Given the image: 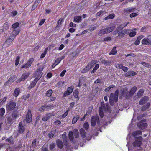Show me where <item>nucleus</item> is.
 I'll return each instance as SVG.
<instances>
[{
  "instance_id": "43",
  "label": "nucleus",
  "mask_w": 151,
  "mask_h": 151,
  "mask_svg": "<svg viewBox=\"0 0 151 151\" xmlns=\"http://www.w3.org/2000/svg\"><path fill=\"white\" fill-rule=\"evenodd\" d=\"M74 131V136L76 138H78L79 137V133L78 129H75Z\"/></svg>"
},
{
  "instance_id": "25",
  "label": "nucleus",
  "mask_w": 151,
  "mask_h": 151,
  "mask_svg": "<svg viewBox=\"0 0 151 151\" xmlns=\"http://www.w3.org/2000/svg\"><path fill=\"white\" fill-rule=\"evenodd\" d=\"M9 24L8 22H5L3 25L2 29L3 30L4 32L6 31L9 29Z\"/></svg>"
},
{
  "instance_id": "59",
  "label": "nucleus",
  "mask_w": 151,
  "mask_h": 151,
  "mask_svg": "<svg viewBox=\"0 0 151 151\" xmlns=\"http://www.w3.org/2000/svg\"><path fill=\"white\" fill-rule=\"evenodd\" d=\"M129 23V22H127L126 23H124L121 25H120L119 26V28H123L125 27Z\"/></svg>"
},
{
  "instance_id": "11",
  "label": "nucleus",
  "mask_w": 151,
  "mask_h": 151,
  "mask_svg": "<svg viewBox=\"0 0 151 151\" xmlns=\"http://www.w3.org/2000/svg\"><path fill=\"white\" fill-rule=\"evenodd\" d=\"M40 78V77L39 78L38 77H36L32 82L30 83V85L28 86V88L30 90L33 88L36 85V84Z\"/></svg>"
},
{
  "instance_id": "51",
  "label": "nucleus",
  "mask_w": 151,
  "mask_h": 151,
  "mask_svg": "<svg viewBox=\"0 0 151 151\" xmlns=\"http://www.w3.org/2000/svg\"><path fill=\"white\" fill-rule=\"evenodd\" d=\"M99 64H97L95 65L94 68L93 69L91 72V73H95L97 70V69L99 68Z\"/></svg>"
},
{
  "instance_id": "57",
  "label": "nucleus",
  "mask_w": 151,
  "mask_h": 151,
  "mask_svg": "<svg viewBox=\"0 0 151 151\" xmlns=\"http://www.w3.org/2000/svg\"><path fill=\"white\" fill-rule=\"evenodd\" d=\"M12 41L11 39L9 38L6 41H5V43L7 44V45H10V43L12 42Z\"/></svg>"
},
{
  "instance_id": "47",
  "label": "nucleus",
  "mask_w": 151,
  "mask_h": 151,
  "mask_svg": "<svg viewBox=\"0 0 151 151\" xmlns=\"http://www.w3.org/2000/svg\"><path fill=\"white\" fill-rule=\"evenodd\" d=\"M79 116H76L73 117L72 119V124H76L77 121L79 120Z\"/></svg>"
},
{
  "instance_id": "7",
  "label": "nucleus",
  "mask_w": 151,
  "mask_h": 151,
  "mask_svg": "<svg viewBox=\"0 0 151 151\" xmlns=\"http://www.w3.org/2000/svg\"><path fill=\"white\" fill-rule=\"evenodd\" d=\"M54 107V106L53 105H45L40 108L39 109V111L40 112H43L45 109L46 110L51 109H53Z\"/></svg>"
},
{
  "instance_id": "6",
  "label": "nucleus",
  "mask_w": 151,
  "mask_h": 151,
  "mask_svg": "<svg viewBox=\"0 0 151 151\" xmlns=\"http://www.w3.org/2000/svg\"><path fill=\"white\" fill-rule=\"evenodd\" d=\"M34 61V59L33 58H30L26 63L25 65H22L21 68L22 69L23 68H26L29 67L31 65L32 62Z\"/></svg>"
},
{
  "instance_id": "13",
  "label": "nucleus",
  "mask_w": 151,
  "mask_h": 151,
  "mask_svg": "<svg viewBox=\"0 0 151 151\" xmlns=\"http://www.w3.org/2000/svg\"><path fill=\"white\" fill-rule=\"evenodd\" d=\"M128 91V88L127 87H125L124 88L121 93V95L119 97V99H121L123 97L125 96L126 97L127 96V93Z\"/></svg>"
},
{
  "instance_id": "3",
  "label": "nucleus",
  "mask_w": 151,
  "mask_h": 151,
  "mask_svg": "<svg viewBox=\"0 0 151 151\" xmlns=\"http://www.w3.org/2000/svg\"><path fill=\"white\" fill-rule=\"evenodd\" d=\"M142 44L147 45H151V35L147 36V38H145L142 40Z\"/></svg>"
},
{
  "instance_id": "62",
  "label": "nucleus",
  "mask_w": 151,
  "mask_h": 151,
  "mask_svg": "<svg viewBox=\"0 0 151 151\" xmlns=\"http://www.w3.org/2000/svg\"><path fill=\"white\" fill-rule=\"evenodd\" d=\"M30 97V94H29L24 95L23 96V98L25 100H26L27 99L29 98Z\"/></svg>"
},
{
  "instance_id": "10",
  "label": "nucleus",
  "mask_w": 151,
  "mask_h": 151,
  "mask_svg": "<svg viewBox=\"0 0 151 151\" xmlns=\"http://www.w3.org/2000/svg\"><path fill=\"white\" fill-rule=\"evenodd\" d=\"M17 77L15 75H13L10 77L9 80L4 83V85L6 86L8 84H10L14 82L16 79Z\"/></svg>"
},
{
  "instance_id": "64",
  "label": "nucleus",
  "mask_w": 151,
  "mask_h": 151,
  "mask_svg": "<svg viewBox=\"0 0 151 151\" xmlns=\"http://www.w3.org/2000/svg\"><path fill=\"white\" fill-rule=\"evenodd\" d=\"M136 33L135 31H132L129 34V35L131 37H133L135 35Z\"/></svg>"
},
{
  "instance_id": "5",
  "label": "nucleus",
  "mask_w": 151,
  "mask_h": 151,
  "mask_svg": "<svg viewBox=\"0 0 151 151\" xmlns=\"http://www.w3.org/2000/svg\"><path fill=\"white\" fill-rule=\"evenodd\" d=\"M146 119L142 120L139 122L137 124V126L139 129L143 130L146 128L147 127V124L146 123H142L146 121Z\"/></svg>"
},
{
  "instance_id": "45",
  "label": "nucleus",
  "mask_w": 151,
  "mask_h": 151,
  "mask_svg": "<svg viewBox=\"0 0 151 151\" xmlns=\"http://www.w3.org/2000/svg\"><path fill=\"white\" fill-rule=\"evenodd\" d=\"M55 130L54 131H52L49 132L48 134V136L50 138H52L53 137L55 134Z\"/></svg>"
},
{
  "instance_id": "31",
  "label": "nucleus",
  "mask_w": 151,
  "mask_h": 151,
  "mask_svg": "<svg viewBox=\"0 0 151 151\" xmlns=\"http://www.w3.org/2000/svg\"><path fill=\"white\" fill-rule=\"evenodd\" d=\"M81 16H76L74 18L73 21L74 22L79 23L82 20Z\"/></svg>"
},
{
  "instance_id": "26",
  "label": "nucleus",
  "mask_w": 151,
  "mask_h": 151,
  "mask_svg": "<svg viewBox=\"0 0 151 151\" xmlns=\"http://www.w3.org/2000/svg\"><path fill=\"white\" fill-rule=\"evenodd\" d=\"M134 9L135 8H134L129 7L124 9L123 11L124 13L126 12L128 13H129L131 12H133Z\"/></svg>"
},
{
  "instance_id": "36",
  "label": "nucleus",
  "mask_w": 151,
  "mask_h": 151,
  "mask_svg": "<svg viewBox=\"0 0 151 151\" xmlns=\"http://www.w3.org/2000/svg\"><path fill=\"white\" fill-rule=\"evenodd\" d=\"M144 90L143 89L139 90L137 93V96L138 98H140L143 95Z\"/></svg>"
},
{
  "instance_id": "29",
  "label": "nucleus",
  "mask_w": 151,
  "mask_h": 151,
  "mask_svg": "<svg viewBox=\"0 0 151 151\" xmlns=\"http://www.w3.org/2000/svg\"><path fill=\"white\" fill-rule=\"evenodd\" d=\"M119 92V90H116L114 92V99L115 102H117L118 100V94Z\"/></svg>"
},
{
  "instance_id": "1",
  "label": "nucleus",
  "mask_w": 151,
  "mask_h": 151,
  "mask_svg": "<svg viewBox=\"0 0 151 151\" xmlns=\"http://www.w3.org/2000/svg\"><path fill=\"white\" fill-rule=\"evenodd\" d=\"M142 140L141 136L135 137V140L132 143L133 146L134 147H140L142 144Z\"/></svg>"
},
{
  "instance_id": "34",
  "label": "nucleus",
  "mask_w": 151,
  "mask_h": 151,
  "mask_svg": "<svg viewBox=\"0 0 151 151\" xmlns=\"http://www.w3.org/2000/svg\"><path fill=\"white\" fill-rule=\"evenodd\" d=\"M79 91L77 90H75L73 92V95L75 98L78 99V100L79 99Z\"/></svg>"
},
{
  "instance_id": "52",
  "label": "nucleus",
  "mask_w": 151,
  "mask_h": 151,
  "mask_svg": "<svg viewBox=\"0 0 151 151\" xmlns=\"http://www.w3.org/2000/svg\"><path fill=\"white\" fill-rule=\"evenodd\" d=\"M83 127L86 130H87L89 128V124L88 122H85L83 124Z\"/></svg>"
},
{
  "instance_id": "17",
  "label": "nucleus",
  "mask_w": 151,
  "mask_h": 151,
  "mask_svg": "<svg viewBox=\"0 0 151 151\" xmlns=\"http://www.w3.org/2000/svg\"><path fill=\"white\" fill-rule=\"evenodd\" d=\"M150 102H147L143 106L141 109V110L142 111H145L150 106Z\"/></svg>"
},
{
  "instance_id": "44",
  "label": "nucleus",
  "mask_w": 151,
  "mask_h": 151,
  "mask_svg": "<svg viewBox=\"0 0 151 151\" xmlns=\"http://www.w3.org/2000/svg\"><path fill=\"white\" fill-rule=\"evenodd\" d=\"M53 93L52 91V89H49L46 93V95L48 97H50Z\"/></svg>"
},
{
  "instance_id": "16",
  "label": "nucleus",
  "mask_w": 151,
  "mask_h": 151,
  "mask_svg": "<svg viewBox=\"0 0 151 151\" xmlns=\"http://www.w3.org/2000/svg\"><path fill=\"white\" fill-rule=\"evenodd\" d=\"M11 116L12 118L15 119L21 116L19 113L17 111H14L12 113Z\"/></svg>"
},
{
  "instance_id": "2",
  "label": "nucleus",
  "mask_w": 151,
  "mask_h": 151,
  "mask_svg": "<svg viewBox=\"0 0 151 151\" xmlns=\"http://www.w3.org/2000/svg\"><path fill=\"white\" fill-rule=\"evenodd\" d=\"M91 123L92 126L95 127L96 123L98 125L100 124V121L98 116H93L91 119Z\"/></svg>"
},
{
  "instance_id": "14",
  "label": "nucleus",
  "mask_w": 151,
  "mask_h": 151,
  "mask_svg": "<svg viewBox=\"0 0 151 151\" xmlns=\"http://www.w3.org/2000/svg\"><path fill=\"white\" fill-rule=\"evenodd\" d=\"M149 98L147 96H145L142 97L139 102V105H142L146 103L148 100Z\"/></svg>"
},
{
  "instance_id": "23",
  "label": "nucleus",
  "mask_w": 151,
  "mask_h": 151,
  "mask_svg": "<svg viewBox=\"0 0 151 151\" xmlns=\"http://www.w3.org/2000/svg\"><path fill=\"white\" fill-rule=\"evenodd\" d=\"M114 94L113 93H111L110 94L109 98V101L111 105H112L114 104Z\"/></svg>"
},
{
  "instance_id": "42",
  "label": "nucleus",
  "mask_w": 151,
  "mask_h": 151,
  "mask_svg": "<svg viewBox=\"0 0 151 151\" xmlns=\"http://www.w3.org/2000/svg\"><path fill=\"white\" fill-rule=\"evenodd\" d=\"M99 113L100 116L101 118H103L104 116V112L103 109L101 107H100L99 108Z\"/></svg>"
},
{
  "instance_id": "38",
  "label": "nucleus",
  "mask_w": 151,
  "mask_h": 151,
  "mask_svg": "<svg viewBox=\"0 0 151 151\" xmlns=\"http://www.w3.org/2000/svg\"><path fill=\"white\" fill-rule=\"evenodd\" d=\"M48 50V48L46 47L45 49L44 52L42 53L40 55V58H42L45 56Z\"/></svg>"
},
{
  "instance_id": "24",
  "label": "nucleus",
  "mask_w": 151,
  "mask_h": 151,
  "mask_svg": "<svg viewBox=\"0 0 151 151\" xmlns=\"http://www.w3.org/2000/svg\"><path fill=\"white\" fill-rule=\"evenodd\" d=\"M137 90V88L136 86L132 88L129 94V96H133L136 91Z\"/></svg>"
},
{
  "instance_id": "63",
  "label": "nucleus",
  "mask_w": 151,
  "mask_h": 151,
  "mask_svg": "<svg viewBox=\"0 0 151 151\" xmlns=\"http://www.w3.org/2000/svg\"><path fill=\"white\" fill-rule=\"evenodd\" d=\"M111 40V38L110 37H105L104 39V41H109Z\"/></svg>"
},
{
  "instance_id": "53",
  "label": "nucleus",
  "mask_w": 151,
  "mask_h": 151,
  "mask_svg": "<svg viewBox=\"0 0 151 151\" xmlns=\"http://www.w3.org/2000/svg\"><path fill=\"white\" fill-rule=\"evenodd\" d=\"M102 62L106 66L110 65L111 63L110 62L104 59L103 60Z\"/></svg>"
},
{
  "instance_id": "18",
  "label": "nucleus",
  "mask_w": 151,
  "mask_h": 151,
  "mask_svg": "<svg viewBox=\"0 0 151 151\" xmlns=\"http://www.w3.org/2000/svg\"><path fill=\"white\" fill-rule=\"evenodd\" d=\"M137 74L136 72L133 71H128L125 74V76L126 77H129L132 76H135Z\"/></svg>"
},
{
  "instance_id": "22",
  "label": "nucleus",
  "mask_w": 151,
  "mask_h": 151,
  "mask_svg": "<svg viewBox=\"0 0 151 151\" xmlns=\"http://www.w3.org/2000/svg\"><path fill=\"white\" fill-rule=\"evenodd\" d=\"M52 116V114L50 113H47L42 118L43 121H46L48 120Z\"/></svg>"
},
{
  "instance_id": "8",
  "label": "nucleus",
  "mask_w": 151,
  "mask_h": 151,
  "mask_svg": "<svg viewBox=\"0 0 151 151\" xmlns=\"http://www.w3.org/2000/svg\"><path fill=\"white\" fill-rule=\"evenodd\" d=\"M26 120L27 123L30 122L32 120V115L30 109H29L27 114Z\"/></svg>"
},
{
  "instance_id": "27",
  "label": "nucleus",
  "mask_w": 151,
  "mask_h": 151,
  "mask_svg": "<svg viewBox=\"0 0 151 151\" xmlns=\"http://www.w3.org/2000/svg\"><path fill=\"white\" fill-rule=\"evenodd\" d=\"M108 33L107 29L106 28L101 30L99 32L98 35L99 36H101L104 34Z\"/></svg>"
},
{
  "instance_id": "15",
  "label": "nucleus",
  "mask_w": 151,
  "mask_h": 151,
  "mask_svg": "<svg viewBox=\"0 0 151 151\" xmlns=\"http://www.w3.org/2000/svg\"><path fill=\"white\" fill-rule=\"evenodd\" d=\"M73 86L68 87L67 91L64 93V96H65L70 94L73 92Z\"/></svg>"
},
{
  "instance_id": "54",
  "label": "nucleus",
  "mask_w": 151,
  "mask_h": 151,
  "mask_svg": "<svg viewBox=\"0 0 151 151\" xmlns=\"http://www.w3.org/2000/svg\"><path fill=\"white\" fill-rule=\"evenodd\" d=\"M5 112V110L4 108L2 107L0 109V116H3Z\"/></svg>"
},
{
  "instance_id": "28",
  "label": "nucleus",
  "mask_w": 151,
  "mask_h": 151,
  "mask_svg": "<svg viewBox=\"0 0 151 151\" xmlns=\"http://www.w3.org/2000/svg\"><path fill=\"white\" fill-rule=\"evenodd\" d=\"M80 132L81 136L83 138L86 137V133L84 129L83 128H81L80 130Z\"/></svg>"
},
{
  "instance_id": "33",
  "label": "nucleus",
  "mask_w": 151,
  "mask_h": 151,
  "mask_svg": "<svg viewBox=\"0 0 151 151\" xmlns=\"http://www.w3.org/2000/svg\"><path fill=\"white\" fill-rule=\"evenodd\" d=\"M116 48L115 46L114 47L111 52L109 53V55H114L116 54L117 53V51Z\"/></svg>"
},
{
  "instance_id": "20",
  "label": "nucleus",
  "mask_w": 151,
  "mask_h": 151,
  "mask_svg": "<svg viewBox=\"0 0 151 151\" xmlns=\"http://www.w3.org/2000/svg\"><path fill=\"white\" fill-rule=\"evenodd\" d=\"M56 144L58 147L60 149H62L63 148V144L62 141L60 139H58L56 140Z\"/></svg>"
},
{
  "instance_id": "12",
  "label": "nucleus",
  "mask_w": 151,
  "mask_h": 151,
  "mask_svg": "<svg viewBox=\"0 0 151 151\" xmlns=\"http://www.w3.org/2000/svg\"><path fill=\"white\" fill-rule=\"evenodd\" d=\"M25 130L24 125L23 124L22 122L19 123L18 127V132L19 133L22 134Z\"/></svg>"
},
{
  "instance_id": "35",
  "label": "nucleus",
  "mask_w": 151,
  "mask_h": 151,
  "mask_svg": "<svg viewBox=\"0 0 151 151\" xmlns=\"http://www.w3.org/2000/svg\"><path fill=\"white\" fill-rule=\"evenodd\" d=\"M142 132L140 130H137L134 132L132 134V136L135 137L137 135H141Z\"/></svg>"
},
{
  "instance_id": "37",
  "label": "nucleus",
  "mask_w": 151,
  "mask_h": 151,
  "mask_svg": "<svg viewBox=\"0 0 151 151\" xmlns=\"http://www.w3.org/2000/svg\"><path fill=\"white\" fill-rule=\"evenodd\" d=\"M116 27L114 25H113L109 27L106 28L107 30L108 31V33H109L110 32L112 31L115 29Z\"/></svg>"
},
{
  "instance_id": "41",
  "label": "nucleus",
  "mask_w": 151,
  "mask_h": 151,
  "mask_svg": "<svg viewBox=\"0 0 151 151\" xmlns=\"http://www.w3.org/2000/svg\"><path fill=\"white\" fill-rule=\"evenodd\" d=\"M61 59L59 58L57 59L55 61L54 63L52 65V68H54L60 62Z\"/></svg>"
},
{
  "instance_id": "39",
  "label": "nucleus",
  "mask_w": 151,
  "mask_h": 151,
  "mask_svg": "<svg viewBox=\"0 0 151 151\" xmlns=\"http://www.w3.org/2000/svg\"><path fill=\"white\" fill-rule=\"evenodd\" d=\"M43 69V68L37 69L36 70L35 72V73H36V75L38 76L41 74L42 73Z\"/></svg>"
},
{
  "instance_id": "4",
  "label": "nucleus",
  "mask_w": 151,
  "mask_h": 151,
  "mask_svg": "<svg viewBox=\"0 0 151 151\" xmlns=\"http://www.w3.org/2000/svg\"><path fill=\"white\" fill-rule=\"evenodd\" d=\"M16 105V102L14 101H10L6 106L7 110L10 111L13 110L15 108Z\"/></svg>"
},
{
  "instance_id": "61",
  "label": "nucleus",
  "mask_w": 151,
  "mask_h": 151,
  "mask_svg": "<svg viewBox=\"0 0 151 151\" xmlns=\"http://www.w3.org/2000/svg\"><path fill=\"white\" fill-rule=\"evenodd\" d=\"M104 11L102 10H100L96 13V17L100 16L102 13H103Z\"/></svg>"
},
{
  "instance_id": "30",
  "label": "nucleus",
  "mask_w": 151,
  "mask_h": 151,
  "mask_svg": "<svg viewBox=\"0 0 151 151\" xmlns=\"http://www.w3.org/2000/svg\"><path fill=\"white\" fill-rule=\"evenodd\" d=\"M115 15L114 14H111L107 17H105L104 18V20H107L109 19H112L114 18Z\"/></svg>"
},
{
  "instance_id": "56",
  "label": "nucleus",
  "mask_w": 151,
  "mask_h": 151,
  "mask_svg": "<svg viewBox=\"0 0 151 151\" xmlns=\"http://www.w3.org/2000/svg\"><path fill=\"white\" fill-rule=\"evenodd\" d=\"M19 24L18 22H16L13 24L12 26V27L13 29H15L19 26Z\"/></svg>"
},
{
  "instance_id": "49",
  "label": "nucleus",
  "mask_w": 151,
  "mask_h": 151,
  "mask_svg": "<svg viewBox=\"0 0 151 151\" xmlns=\"http://www.w3.org/2000/svg\"><path fill=\"white\" fill-rule=\"evenodd\" d=\"M20 57L19 56H17L16 59L15 61V66H17L19 64L20 61Z\"/></svg>"
},
{
  "instance_id": "60",
  "label": "nucleus",
  "mask_w": 151,
  "mask_h": 151,
  "mask_svg": "<svg viewBox=\"0 0 151 151\" xmlns=\"http://www.w3.org/2000/svg\"><path fill=\"white\" fill-rule=\"evenodd\" d=\"M138 15V14L136 13H131L129 15L130 17L131 18H132L135 17L137 16Z\"/></svg>"
},
{
  "instance_id": "58",
  "label": "nucleus",
  "mask_w": 151,
  "mask_h": 151,
  "mask_svg": "<svg viewBox=\"0 0 151 151\" xmlns=\"http://www.w3.org/2000/svg\"><path fill=\"white\" fill-rule=\"evenodd\" d=\"M69 110L68 109L62 115V117L63 118H65L68 114V112L69 111Z\"/></svg>"
},
{
  "instance_id": "46",
  "label": "nucleus",
  "mask_w": 151,
  "mask_h": 151,
  "mask_svg": "<svg viewBox=\"0 0 151 151\" xmlns=\"http://www.w3.org/2000/svg\"><path fill=\"white\" fill-rule=\"evenodd\" d=\"M36 142L37 140L36 139H35L32 141V146L31 147L35 148L36 147Z\"/></svg>"
},
{
  "instance_id": "32",
  "label": "nucleus",
  "mask_w": 151,
  "mask_h": 151,
  "mask_svg": "<svg viewBox=\"0 0 151 151\" xmlns=\"http://www.w3.org/2000/svg\"><path fill=\"white\" fill-rule=\"evenodd\" d=\"M92 68V66L91 67L88 65H87L85 68L82 71V73H85L90 70Z\"/></svg>"
},
{
  "instance_id": "9",
  "label": "nucleus",
  "mask_w": 151,
  "mask_h": 151,
  "mask_svg": "<svg viewBox=\"0 0 151 151\" xmlns=\"http://www.w3.org/2000/svg\"><path fill=\"white\" fill-rule=\"evenodd\" d=\"M116 31L118 32V35L117 37L120 39L122 38L124 35L127 33V30L126 29L122 30L121 32H119V27L116 28Z\"/></svg>"
},
{
  "instance_id": "19",
  "label": "nucleus",
  "mask_w": 151,
  "mask_h": 151,
  "mask_svg": "<svg viewBox=\"0 0 151 151\" xmlns=\"http://www.w3.org/2000/svg\"><path fill=\"white\" fill-rule=\"evenodd\" d=\"M30 74V73L29 72L25 73L22 74L20 78L22 81H24L29 77Z\"/></svg>"
},
{
  "instance_id": "40",
  "label": "nucleus",
  "mask_w": 151,
  "mask_h": 151,
  "mask_svg": "<svg viewBox=\"0 0 151 151\" xmlns=\"http://www.w3.org/2000/svg\"><path fill=\"white\" fill-rule=\"evenodd\" d=\"M69 138L70 140L72 141L74 139L73 132L72 131H70L68 134Z\"/></svg>"
},
{
  "instance_id": "55",
  "label": "nucleus",
  "mask_w": 151,
  "mask_h": 151,
  "mask_svg": "<svg viewBox=\"0 0 151 151\" xmlns=\"http://www.w3.org/2000/svg\"><path fill=\"white\" fill-rule=\"evenodd\" d=\"M56 146V144L54 143H52L49 146V149L50 150L53 149Z\"/></svg>"
},
{
  "instance_id": "50",
  "label": "nucleus",
  "mask_w": 151,
  "mask_h": 151,
  "mask_svg": "<svg viewBox=\"0 0 151 151\" xmlns=\"http://www.w3.org/2000/svg\"><path fill=\"white\" fill-rule=\"evenodd\" d=\"M96 60H92L91 62H89L88 65L90 67L92 66V68L93 66L96 64Z\"/></svg>"
},
{
  "instance_id": "21",
  "label": "nucleus",
  "mask_w": 151,
  "mask_h": 151,
  "mask_svg": "<svg viewBox=\"0 0 151 151\" xmlns=\"http://www.w3.org/2000/svg\"><path fill=\"white\" fill-rule=\"evenodd\" d=\"M20 89L19 88H16L13 93V96L15 97H17L20 94Z\"/></svg>"
},
{
  "instance_id": "48",
  "label": "nucleus",
  "mask_w": 151,
  "mask_h": 151,
  "mask_svg": "<svg viewBox=\"0 0 151 151\" xmlns=\"http://www.w3.org/2000/svg\"><path fill=\"white\" fill-rule=\"evenodd\" d=\"M19 32V30L18 29H14L12 32V35L14 36H16L18 35Z\"/></svg>"
}]
</instances>
